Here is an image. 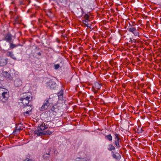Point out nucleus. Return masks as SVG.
Instances as JSON below:
<instances>
[{"label": "nucleus", "mask_w": 161, "mask_h": 161, "mask_svg": "<svg viewBox=\"0 0 161 161\" xmlns=\"http://www.w3.org/2000/svg\"><path fill=\"white\" fill-rule=\"evenodd\" d=\"M3 75L5 76V77L7 78L9 80H11L12 79V77L11 76H9L10 74L7 72H5L3 73Z\"/></svg>", "instance_id": "18"}, {"label": "nucleus", "mask_w": 161, "mask_h": 161, "mask_svg": "<svg viewBox=\"0 0 161 161\" xmlns=\"http://www.w3.org/2000/svg\"><path fill=\"white\" fill-rule=\"evenodd\" d=\"M60 66L59 64H56L54 65V68L55 69H57L59 68Z\"/></svg>", "instance_id": "27"}, {"label": "nucleus", "mask_w": 161, "mask_h": 161, "mask_svg": "<svg viewBox=\"0 0 161 161\" xmlns=\"http://www.w3.org/2000/svg\"><path fill=\"white\" fill-rule=\"evenodd\" d=\"M75 161H87L86 159L85 158H77Z\"/></svg>", "instance_id": "25"}, {"label": "nucleus", "mask_w": 161, "mask_h": 161, "mask_svg": "<svg viewBox=\"0 0 161 161\" xmlns=\"http://www.w3.org/2000/svg\"><path fill=\"white\" fill-rule=\"evenodd\" d=\"M127 29L129 31L132 32L135 36H138L139 34L136 30V27H128Z\"/></svg>", "instance_id": "5"}, {"label": "nucleus", "mask_w": 161, "mask_h": 161, "mask_svg": "<svg viewBox=\"0 0 161 161\" xmlns=\"http://www.w3.org/2000/svg\"><path fill=\"white\" fill-rule=\"evenodd\" d=\"M31 94L29 93H24L21 95V97L20 98V100H22L25 99H30L31 98L30 97Z\"/></svg>", "instance_id": "12"}, {"label": "nucleus", "mask_w": 161, "mask_h": 161, "mask_svg": "<svg viewBox=\"0 0 161 161\" xmlns=\"http://www.w3.org/2000/svg\"><path fill=\"white\" fill-rule=\"evenodd\" d=\"M9 97L8 90L5 88L0 87V100L5 103L7 101Z\"/></svg>", "instance_id": "1"}, {"label": "nucleus", "mask_w": 161, "mask_h": 161, "mask_svg": "<svg viewBox=\"0 0 161 161\" xmlns=\"http://www.w3.org/2000/svg\"><path fill=\"white\" fill-rule=\"evenodd\" d=\"M81 10L82 12H83V13H84L83 8H81Z\"/></svg>", "instance_id": "37"}, {"label": "nucleus", "mask_w": 161, "mask_h": 161, "mask_svg": "<svg viewBox=\"0 0 161 161\" xmlns=\"http://www.w3.org/2000/svg\"><path fill=\"white\" fill-rule=\"evenodd\" d=\"M9 43L10 44V48L11 49H13L19 45H16L15 44H13L12 42Z\"/></svg>", "instance_id": "23"}, {"label": "nucleus", "mask_w": 161, "mask_h": 161, "mask_svg": "<svg viewBox=\"0 0 161 161\" xmlns=\"http://www.w3.org/2000/svg\"><path fill=\"white\" fill-rule=\"evenodd\" d=\"M5 40L9 43L13 42L12 35L10 33H8L5 35Z\"/></svg>", "instance_id": "9"}, {"label": "nucleus", "mask_w": 161, "mask_h": 161, "mask_svg": "<svg viewBox=\"0 0 161 161\" xmlns=\"http://www.w3.org/2000/svg\"><path fill=\"white\" fill-rule=\"evenodd\" d=\"M143 130H142V128H138L137 129V132L138 133H141L143 132Z\"/></svg>", "instance_id": "29"}, {"label": "nucleus", "mask_w": 161, "mask_h": 161, "mask_svg": "<svg viewBox=\"0 0 161 161\" xmlns=\"http://www.w3.org/2000/svg\"><path fill=\"white\" fill-rule=\"evenodd\" d=\"M83 23L87 27H90L89 26H88V25L86 24V23L87 22V21L86 20H83Z\"/></svg>", "instance_id": "31"}, {"label": "nucleus", "mask_w": 161, "mask_h": 161, "mask_svg": "<svg viewBox=\"0 0 161 161\" xmlns=\"http://www.w3.org/2000/svg\"><path fill=\"white\" fill-rule=\"evenodd\" d=\"M136 25L135 22H131L130 23H129V26L128 27H133Z\"/></svg>", "instance_id": "26"}, {"label": "nucleus", "mask_w": 161, "mask_h": 161, "mask_svg": "<svg viewBox=\"0 0 161 161\" xmlns=\"http://www.w3.org/2000/svg\"><path fill=\"white\" fill-rule=\"evenodd\" d=\"M115 135V138H114L116 139V140H120V139L119 138V135L117 133H115L114 134Z\"/></svg>", "instance_id": "28"}, {"label": "nucleus", "mask_w": 161, "mask_h": 161, "mask_svg": "<svg viewBox=\"0 0 161 161\" xmlns=\"http://www.w3.org/2000/svg\"><path fill=\"white\" fill-rule=\"evenodd\" d=\"M51 151V150H49V151L48 153H44L43 155V157L44 159H48L50 156V152Z\"/></svg>", "instance_id": "15"}, {"label": "nucleus", "mask_w": 161, "mask_h": 161, "mask_svg": "<svg viewBox=\"0 0 161 161\" xmlns=\"http://www.w3.org/2000/svg\"><path fill=\"white\" fill-rule=\"evenodd\" d=\"M37 54L38 55H39V56H40L41 55V53L40 52H38L37 53Z\"/></svg>", "instance_id": "34"}, {"label": "nucleus", "mask_w": 161, "mask_h": 161, "mask_svg": "<svg viewBox=\"0 0 161 161\" xmlns=\"http://www.w3.org/2000/svg\"><path fill=\"white\" fill-rule=\"evenodd\" d=\"M33 108V105L31 104V103L29 105L24 106V111H26V112L24 113V115L25 116L30 115L31 114V111Z\"/></svg>", "instance_id": "2"}, {"label": "nucleus", "mask_w": 161, "mask_h": 161, "mask_svg": "<svg viewBox=\"0 0 161 161\" xmlns=\"http://www.w3.org/2000/svg\"><path fill=\"white\" fill-rule=\"evenodd\" d=\"M47 14V15H48L49 16H50L51 15V14H50V13H49Z\"/></svg>", "instance_id": "36"}, {"label": "nucleus", "mask_w": 161, "mask_h": 161, "mask_svg": "<svg viewBox=\"0 0 161 161\" xmlns=\"http://www.w3.org/2000/svg\"><path fill=\"white\" fill-rule=\"evenodd\" d=\"M101 85L100 84H99V83H97V89H99L101 87Z\"/></svg>", "instance_id": "32"}, {"label": "nucleus", "mask_w": 161, "mask_h": 161, "mask_svg": "<svg viewBox=\"0 0 161 161\" xmlns=\"http://www.w3.org/2000/svg\"><path fill=\"white\" fill-rule=\"evenodd\" d=\"M51 99V98H49L48 99L44 101L42 107L40 108V110L43 111L48 108L50 104L52 103L51 102H50Z\"/></svg>", "instance_id": "3"}, {"label": "nucleus", "mask_w": 161, "mask_h": 161, "mask_svg": "<svg viewBox=\"0 0 161 161\" xmlns=\"http://www.w3.org/2000/svg\"><path fill=\"white\" fill-rule=\"evenodd\" d=\"M58 95L59 99L62 100L63 99V93L62 90H61V91L58 93Z\"/></svg>", "instance_id": "19"}, {"label": "nucleus", "mask_w": 161, "mask_h": 161, "mask_svg": "<svg viewBox=\"0 0 161 161\" xmlns=\"http://www.w3.org/2000/svg\"><path fill=\"white\" fill-rule=\"evenodd\" d=\"M15 23H19L21 21V19L18 16H16L15 19ZM15 24V23H14Z\"/></svg>", "instance_id": "21"}, {"label": "nucleus", "mask_w": 161, "mask_h": 161, "mask_svg": "<svg viewBox=\"0 0 161 161\" xmlns=\"http://www.w3.org/2000/svg\"><path fill=\"white\" fill-rule=\"evenodd\" d=\"M6 55L7 56L10 57L14 59H16V58L14 56V55L12 52L9 51L8 52L6 53Z\"/></svg>", "instance_id": "16"}, {"label": "nucleus", "mask_w": 161, "mask_h": 161, "mask_svg": "<svg viewBox=\"0 0 161 161\" xmlns=\"http://www.w3.org/2000/svg\"><path fill=\"white\" fill-rule=\"evenodd\" d=\"M30 0H22L20 1L19 2V5H24L26 6H27L30 3Z\"/></svg>", "instance_id": "13"}, {"label": "nucleus", "mask_w": 161, "mask_h": 161, "mask_svg": "<svg viewBox=\"0 0 161 161\" xmlns=\"http://www.w3.org/2000/svg\"><path fill=\"white\" fill-rule=\"evenodd\" d=\"M49 121H47L46 122V124L45 125V124L43 123H42L40 125H39L37 127V130H40L42 131H43V130L47 128H48V125Z\"/></svg>", "instance_id": "4"}, {"label": "nucleus", "mask_w": 161, "mask_h": 161, "mask_svg": "<svg viewBox=\"0 0 161 161\" xmlns=\"http://www.w3.org/2000/svg\"><path fill=\"white\" fill-rule=\"evenodd\" d=\"M120 140H116L114 142V144L117 146V148H119L120 146L119 145V142Z\"/></svg>", "instance_id": "20"}, {"label": "nucleus", "mask_w": 161, "mask_h": 161, "mask_svg": "<svg viewBox=\"0 0 161 161\" xmlns=\"http://www.w3.org/2000/svg\"><path fill=\"white\" fill-rule=\"evenodd\" d=\"M47 83L48 87L50 89H54L56 87L57 85L55 82L52 80H50Z\"/></svg>", "instance_id": "6"}, {"label": "nucleus", "mask_w": 161, "mask_h": 161, "mask_svg": "<svg viewBox=\"0 0 161 161\" xmlns=\"http://www.w3.org/2000/svg\"><path fill=\"white\" fill-rule=\"evenodd\" d=\"M105 138L109 141H111L112 140V137L111 134H109L106 135L105 136Z\"/></svg>", "instance_id": "22"}, {"label": "nucleus", "mask_w": 161, "mask_h": 161, "mask_svg": "<svg viewBox=\"0 0 161 161\" xmlns=\"http://www.w3.org/2000/svg\"><path fill=\"white\" fill-rule=\"evenodd\" d=\"M58 1L61 3H63L65 1V0H58Z\"/></svg>", "instance_id": "33"}, {"label": "nucleus", "mask_w": 161, "mask_h": 161, "mask_svg": "<svg viewBox=\"0 0 161 161\" xmlns=\"http://www.w3.org/2000/svg\"><path fill=\"white\" fill-rule=\"evenodd\" d=\"M25 99L22 100H20L21 102V103L23 104L24 106H25L27 105H28L29 104V103L31 102V100L32 99V97H31V98H30V99Z\"/></svg>", "instance_id": "8"}, {"label": "nucleus", "mask_w": 161, "mask_h": 161, "mask_svg": "<svg viewBox=\"0 0 161 161\" xmlns=\"http://www.w3.org/2000/svg\"><path fill=\"white\" fill-rule=\"evenodd\" d=\"M112 156L114 158L118 160H119L120 159L121 156L119 153H114L113 151H112Z\"/></svg>", "instance_id": "10"}, {"label": "nucleus", "mask_w": 161, "mask_h": 161, "mask_svg": "<svg viewBox=\"0 0 161 161\" xmlns=\"http://www.w3.org/2000/svg\"><path fill=\"white\" fill-rule=\"evenodd\" d=\"M51 13H52V12H51V10H48V13H50V14H51Z\"/></svg>", "instance_id": "35"}, {"label": "nucleus", "mask_w": 161, "mask_h": 161, "mask_svg": "<svg viewBox=\"0 0 161 161\" xmlns=\"http://www.w3.org/2000/svg\"><path fill=\"white\" fill-rule=\"evenodd\" d=\"M108 149L109 151H112V150H115V147L113 145L109 144L108 145Z\"/></svg>", "instance_id": "17"}, {"label": "nucleus", "mask_w": 161, "mask_h": 161, "mask_svg": "<svg viewBox=\"0 0 161 161\" xmlns=\"http://www.w3.org/2000/svg\"><path fill=\"white\" fill-rule=\"evenodd\" d=\"M7 63V59L0 57V66H3L6 65Z\"/></svg>", "instance_id": "11"}, {"label": "nucleus", "mask_w": 161, "mask_h": 161, "mask_svg": "<svg viewBox=\"0 0 161 161\" xmlns=\"http://www.w3.org/2000/svg\"><path fill=\"white\" fill-rule=\"evenodd\" d=\"M17 127L16 128V129H17ZM21 130V129H18V130ZM17 130H18V129H17Z\"/></svg>", "instance_id": "38"}, {"label": "nucleus", "mask_w": 161, "mask_h": 161, "mask_svg": "<svg viewBox=\"0 0 161 161\" xmlns=\"http://www.w3.org/2000/svg\"><path fill=\"white\" fill-rule=\"evenodd\" d=\"M89 17V16L88 14H86L84 16V18L86 19V20L88 21Z\"/></svg>", "instance_id": "30"}, {"label": "nucleus", "mask_w": 161, "mask_h": 161, "mask_svg": "<svg viewBox=\"0 0 161 161\" xmlns=\"http://www.w3.org/2000/svg\"><path fill=\"white\" fill-rule=\"evenodd\" d=\"M43 133H44V135H50L52 133V131H43Z\"/></svg>", "instance_id": "24"}, {"label": "nucleus", "mask_w": 161, "mask_h": 161, "mask_svg": "<svg viewBox=\"0 0 161 161\" xmlns=\"http://www.w3.org/2000/svg\"><path fill=\"white\" fill-rule=\"evenodd\" d=\"M34 133L35 134H36L37 136H41L44 135L43 131H42L40 130H38L37 129V130H35L34 132Z\"/></svg>", "instance_id": "14"}, {"label": "nucleus", "mask_w": 161, "mask_h": 161, "mask_svg": "<svg viewBox=\"0 0 161 161\" xmlns=\"http://www.w3.org/2000/svg\"><path fill=\"white\" fill-rule=\"evenodd\" d=\"M22 81L19 79H17L14 81V85L15 87L19 88L22 85Z\"/></svg>", "instance_id": "7"}]
</instances>
